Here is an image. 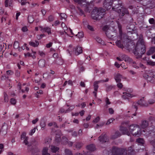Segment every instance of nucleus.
I'll use <instances>...</instances> for the list:
<instances>
[{"instance_id":"nucleus-25","label":"nucleus","mask_w":155,"mask_h":155,"mask_svg":"<svg viewBox=\"0 0 155 155\" xmlns=\"http://www.w3.org/2000/svg\"><path fill=\"white\" fill-rule=\"evenodd\" d=\"M141 1L143 2L144 5H147L151 2V0H140V2Z\"/></svg>"},{"instance_id":"nucleus-64","label":"nucleus","mask_w":155,"mask_h":155,"mask_svg":"<svg viewBox=\"0 0 155 155\" xmlns=\"http://www.w3.org/2000/svg\"><path fill=\"white\" fill-rule=\"evenodd\" d=\"M22 30L23 32L26 31L28 30L27 27L26 26L23 27L22 28Z\"/></svg>"},{"instance_id":"nucleus-2","label":"nucleus","mask_w":155,"mask_h":155,"mask_svg":"<svg viewBox=\"0 0 155 155\" xmlns=\"http://www.w3.org/2000/svg\"><path fill=\"white\" fill-rule=\"evenodd\" d=\"M120 2L117 0L113 1L112 9L118 12L120 16H123L125 14H128L129 12L127 8L123 7L122 4Z\"/></svg>"},{"instance_id":"nucleus-47","label":"nucleus","mask_w":155,"mask_h":155,"mask_svg":"<svg viewBox=\"0 0 155 155\" xmlns=\"http://www.w3.org/2000/svg\"><path fill=\"white\" fill-rule=\"evenodd\" d=\"M114 119L113 118H110L107 121L106 124V125H108L110 124L111 122H112L113 121H114Z\"/></svg>"},{"instance_id":"nucleus-34","label":"nucleus","mask_w":155,"mask_h":155,"mask_svg":"<svg viewBox=\"0 0 155 155\" xmlns=\"http://www.w3.org/2000/svg\"><path fill=\"white\" fill-rule=\"evenodd\" d=\"M29 45L34 47H37L39 45L38 42L35 41V43L33 42H30L29 43Z\"/></svg>"},{"instance_id":"nucleus-24","label":"nucleus","mask_w":155,"mask_h":155,"mask_svg":"<svg viewBox=\"0 0 155 155\" xmlns=\"http://www.w3.org/2000/svg\"><path fill=\"white\" fill-rule=\"evenodd\" d=\"M143 77L144 78L146 79L147 81L150 82L153 81V80L152 77H151L148 75H146L144 76Z\"/></svg>"},{"instance_id":"nucleus-28","label":"nucleus","mask_w":155,"mask_h":155,"mask_svg":"<svg viewBox=\"0 0 155 155\" xmlns=\"http://www.w3.org/2000/svg\"><path fill=\"white\" fill-rule=\"evenodd\" d=\"M51 149L52 152L55 153L59 150V148L58 147L54 146H51Z\"/></svg>"},{"instance_id":"nucleus-30","label":"nucleus","mask_w":155,"mask_h":155,"mask_svg":"<svg viewBox=\"0 0 155 155\" xmlns=\"http://www.w3.org/2000/svg\"><path fill=\"white\" fill-rule=\"evenodd\" d=\"M136 124H132L130 125L129 127V131L130 132V133H131L132 132L134 131V129L136 127Z\"/></svg>"},{"instance_id":"nucleus-57","label":"nucleus","mask_w":155,"mask_h":155,"mask_svg":"<svg viewBox=\"0 0 155 155\" xmlns=\"http://www.w3.org/2000/svg\"><path fill=\"white\" fill-rule=\"evenodd\" d=\"M4 47V44L3 43V45H0V52H2V53L4 52V51H2L3 48Z\"/></svg>"},{"instance_id":"nucleus-33","label":"nucleus","mask_w":155,"mask_h":155,"mask_svg":"<svg viewBox=\"0 0 155 155\" xmlns=\"http://www.w3.org/2000/svg\"><path fill=\"white\" fill-rule=\"evenodd\" d=\"M74 145L76 148L79 150L80 149L82 146L83 144L81 143L77 142L74 144Z\"/></svg>"},{"instance_id":"nucleus-58","label":"nucleus","mask_w":155,"mask_h":155,"mask_svg":"<svg viewBox=\"0 0 155 155\" xmlns=\"http://www.w3.org/2000/svg\"><path fill=\"white\" fill-rule=\"evenodd\" d=\"M38 53L42 57H44L45 56V53L43 51H39Z\"/></svg>"},{"instance_id":"nucleus-60","label":"nucleus","mask_w":155,"mask_h":155,"mask_svg":"<svg viewBox=\"0 0 155 155\" xmlns=\"http://www.w3.org/2000/svg\"><path fill=\"white\" fill-rule=\"evenodd\" d=\"M36 130V128L35 127L33 129L31 130V132L29 134L31 135H32V134L35 133Z\"/></svg>"},{"instance_id":"nucleus-39","label":"nucleus","mask_w":155,"mask_h":155,"mask_svg":"<svg viewBox=\"0 0 155 155\" xmlns=\"http://www.w3.org/2000/svg\"><path fill=\"white\" fill-rule=\"evenodd\" d=\"M72 47L71 45H69L68 47V49L67 50V51L71 55L72 54V52L73 50V49L72 48Z\"/></svg>"},{"instance_id":"nucleus-13","label":"nucleus","mask_w":155,"mask_h":155,"mask_svg":"<svg viewBox=\"0 0 155 155\" xmlns=\"http://www.w3.org/2000/svg\"><path fill=\"white\" fill-rule=\"evenodd\" d=\"M98 140L102 143L107 142L108 141V139L107 135L106 134L101 135L98 138Z\"/></svg>"},{"instance_id":"nucleus-7","label":"nucleus","mask_w":155,"mask_h":155,"mask_svg":"<svg viewBox=\"0 0 155 155\" xmlns=\"http://www.w3.org/2000/svg\"><path fill=\"white\" fill-rule=\"evenodd\" d=\"M113 0H105L104 3V7L107 10L111 8L113 4Z\"/></svg>"},{"instance_id":"nucleus-49","label":"nucleus","mask_w":155,"mask_h":155,"mask_svg":"<svg viewBox=\"0 0 155 155\" xmlns=\"http://www.w3.org/2000/svg\"><path fill=\"white\" fill-rule=\"evenodd\" d=\"M10 102L12 104L15 105L16 103V101L15 99L12 98L10 99Z\"/></svg>"},{"instance_id":"nucleus-5","label":"nucleus","mask_w":155,"mask_h":155,"mask_svg":"<svg viewBox=\"0 0 155 155\" xmlns=\"http://www.w3.org/2000/svg\"><path fill=\"white\" fill-rule=\"evenodd\" d=\"M127 152L124 149L114 147L112 148L110 155H127Z\"/></svg>"},{"instance_id":"nucleus-44","label":"nucleus","mask_w":155,"mask_h":155,"mask_svg":"<svg viewBox=\"0 0 155 155\" xmlns=\"http://www.w3.org/2000/svg\"><path fill=\"white\" fill-rule=\"evenodd\" d=\"M60 16L61 17V19H64L65 20L67 17V16L66 14L64 13H62L60 14Z\"/></svg>"},{"instance_id":"nucleus-46","label":"nucleus","mask_w":155,"mask_h":155,"mask_svg":"<svg viewBox=\"0 0 155 155\" xmlns=\"http://www.w3.org/2000/svg\"><path fill=\"white\" fill-rule=\"evenodd\" d=\"M87 0H75V2L78 3L79 4H82L83 2H85L86 3Z\"/></svg>"},{"instance_id":"nucleus-14","label":"nucleus","mask_w":155,"mask_h":155,"mask_svg":"<svg viewBox=\"0 0 155 155\" xmlns=\"http://www.w3.org/2000/svg\"><path fill=\"white\" fill-rule=\"evenodd\" d=\"M73 51L74 52L75 55H78L82 52V48L81 47L77 46L74 50L73 49Z\"/></svg>"},{"instance_id":"nucleus-27","label":"nucleus","mask_w":155,"mask_h":155,"mask_svg":"<svg viewBox=\"0 0 155 155\" xmlns=\"http://www.w3.org/2000/svg\"><path fill=\"white\" fill-rule=\"evenodd\" d=\"M41 30L43 31V32L45 31L47 32L48 34H51V30L50 28L48 27H46L43 28L42 27Z\"/></svg>"},{"instance_id":"nucleus-36","label":"nucleus","mask_w":155,"mask_h":155,"mask_svg":"<svg viewBox=\"0 0 155 155\" xmlns=\"http://www.w3.org/2000/svg\"><path fill=\"white\" fill-rule=\"evenodd\" d=\"M65 155H72L71 151L68 149H65L64 150Z\"/></svg>"},{"instance_id":"nucleus-53","label":"nucleus","mask_w":155,"mask_h":155,"mask_svg":"<svg viewBox=\"0 0 155 155\" xmlns=\"http://www.w3.org/2000/svg\"><path fill=\"white\" fill-rule=\"evenodd\" d=\"M28 137H26L25 139L23 142L24 143L25 145H27L28 143Z\"/></svg>"},{"instance_id":"nucleus-54","label":"nucleus","mask_w":155,"mask_h":155,"mask_svg":"<svg viewBox=\"0 0 155 155\" xmlns=\"http://www.w3.org/2000/svg\"><path fill=\"white\" fill-rule=\"evenodd\" d=\"M100 118L98 116L95 118L93 121L94 123H97L100 120Z\"/></svg>"},{"instance_id":"nucleus-8","label":"nucleus","mask_w":155,"mask_h":155,"mask_svg":"<svg viewBox=\"0 0 155 155\" xmlns=\"http://www.w3.org/2000/svg\"><path fill=\"white\" fill-rule=\"evenodd\" d=\"M102 30L105 32V34L107 37H111L113 35H110V33H114L113 31L109 29L108 26L105 25L103 27Z\"/></svg>"},{"instance_id":"nucleus-17","label":"nucleus","mask_w":155,"mask_h":155,"mask_svg":"<svg viewBox=\"0 0 155 155\" xmlns=\"http://www.w3.org/2000/svg\"><path fill=\"white\" fill-rule=\"evenodd\" d=\"M120 130L122 132V133L123 134H127L128 136L130 135V133L128 130L125 127H123L120 129Z\"/></svg>"},{"instance_id":"nucleus-51","label":"nucleus","mask_w":155,"mask_h":155,"mask_svg":"<svg viewBox=\"0 0 155 155\" xmlns=\"http://www.w3.org/2000/svg\"><path fill=\"white\" fill-rule=\"evenodd\" d=\"M123 94H124L126 95L127 96V97H132L134 96L133 94L127 92H124L123 93Z\"/></svg>"},{"instance_id":"nucleus-32","label":"nucleus","mask_w":155,"mask_h":155,"mask_svg":"<svg viewBox=\"0 0 155 155\" xmlns=\"http://www.w3.org/2000/svg\"><path fill=\"white\" fill-rule=\"evenodd\" d=\"M136 142L141 145H143L144 143V141L143 139L139 138L136 140Z\"/></svg>"},{"instance_id":"nucleus-16","label":"nucleus","mask_w":155,"mask_h":155,"mask_svg":"<svg viewBox=\"0 0 155 155\" xmlns=\"http://www.w3.org/2000/svg\"><path fill=\"white\" fill-rule=\"evenodd\" d=\"M122 78V75L119 73H117L114 75V79L117 83L120 82Z\"/></svg>"},{"instance_id":"nucleus-37","label":"nucleus","mask_w":155,"mask_h":155,"mask_svg":"<svg viewBox=\"0 0 155 155\" xmlns=\"http://www.w3.org/2000/svg\"><path fill=\"white\" fill-rule=\"evenodd\" d=\"M19 42L17 41H15L14 42L13 45L14 48L15 49H17L19 47Z\"/></svg>"},{"instance_id":"nucleus-38","label":"nucleus","mask_w":155,"mask_h":155,"mask_svg":"<svg viewBox=\"0 0 155 155\" xmlns=\"http://www.w3.org/2000/svg\"><path fill=\"white\" fill-rule=\"evenodd\" d=\"M28 20L29 22L31 23L34 21V19L31 15H28Z\"/></svg>"},{"instance_id":"nucleus-9","label":"nucleus","mask_w":155,"mask_h":155,"mask_svg":"<svg viewBox=\"0 0 155 155\" xmlns=\"http://www.w3.org/2000/svg\"><path fill=\"white\" fill-rule=\"evenodd\" d=\"M135 128L136 129H134V130L132 132L131 134L134 136H137L138 137L140 136L141 134V132L139 126L136 125Z\"/></svg>"},{"instance_id":"nucleus-3","label":"nucleus","mask_w":155,"mask_h":155,"mask_svg":"<svg viewBox=\"0 0 155 155\" xmlns=\"http://www.w3.org/2000/svg\"><path fill=\"white\" fill-rule=\"evenodd\" d=\"M128 39V37L125 34H121L120 36V40H118L116 41V44L118 47L123 48L124 47V45L122 42H123V44L129 50H131L132 49L131 47L133 46L134 47V45L131 42H128V43L125 45V42L127 41Z\"/></svg>"},{"instance_id":"nucleus-4","label":"nucleus","mask_w":155,"mask_h":155,"mask_svg":"<svg viewBox=\"0 0 155 155\" xmlns=\"http://www.w3.org/2000/svg\"><path fill=\"white\" fill-rule=\"evenodd\" d=\"M105 10L102 8L95 7L91 13V17L95 20L100 19L103 18L105 14Z\"/></svg>"},{"instance_id":"nucleus-43","label":"nucleus","mask_w":155,"mask_h":155,"mask_svg":"<svg viewBox=\"0 0 155 155\" xmlns=\"http://www.w3.org/2000/svg\"><path fill=\"white\" fill-rule=\"evenodd\" d=\"M113 86L111 85H110L107 87L106 90V91L108 92L110 91L113 88Z\"/></svg>"},{"instance_id":"nucleus-48","label":"nucleus","mask_w":155,"mask_h":155,"mask_svg":"<svg viewBox=\"0 0 155 155\" xmlns=\"http://www.w3.org/2000/svg\"><path fill=\"white\" fill-rule=\"evenodd\" d=\"M105 102L106 103V106L107 107V108L108 107V106H107V105L110 104H111V102L110 101L108 97H106L105 99Z\"/></svg>"},{"instance_id":"nucleus-20","label":"nucleus","mask_w":155,"mask_h":155,"mask_svg":"<svg viewBox=\"0 0 155 155\" xmlns=\"http://www.w3.org/2000/svg\"><path fill=\"white\" fill-rule=\"evenodd\" d=\"M87 149L90 151H94L95 150V147L93 144H91L86 146Z\"/></svg>"},{"instance_id":"nucleus-61","label":"nucleus","mask_w":155,"mask_h":155,"mask_svg":"<svg viewBox=\"0 0 155 155\" xmlns=\"http://www.w3.org/2000/svg\"><path fill=\"white\" fill-rule=\"evenodd\" d=\"M87 28L89 29L91 31H94V29L93 28V27L89 25H88L87 26Z\"/></svg>"},{"instance_id":"nucleus-41","label":"nucleus","mask_w":155,"mask_h":155,"mask_svg":"<svg viewBox=\"0 0 155 155\" xmlns=\"http://www.w3.org/2000/svg\"><path fill=\"white\" fill-rule=\"evenodd\" d=\"M4 101L5 102H7L8 101V97L5 92H4Z\"/></svg>"},{"instance_id":"nucleus-12","label":"nucleus","mask_w":155,"mask_h":155,"mask_svg":"<svg viewBox=\"0 0 155 155\" xmlns=\"http://www.w3.org/2000/svg\"><path fill=\"white\" fill-rule=\"evenodd\" d=\"M135 25L134 24H129L127 27V29L128 32H130L131 34L135 33L136 30L134 29Z\"/></svg>"},{"instance_id":"nucleus-15","label":"nucleus","mask_w":155,"mask_h":155,"mask_svg":"<svg viewBox=\"0 0 155 155\" xmlns=\"http://www.w3.org/2000/svg\"><path fill=\"white\" fill-rule=\"evenodd\" d=\"M121 135V134L119 131H117L111 136V138L113 139H115L119 137Z\"/></svg>"},{"instance_id":"nucleus-62","label":"nucleus","mask_w":155,"mask_h":155,"mask_svg":"<svg viewBox=\"0 0 155 155\" xmlns=\"http://www.w3.org/2000/svg\"><path fill=\"white\" fill-rule=\"evenodd\" d=\"M154 21V19L153 18H151L149 20V23L151 24H153Z\"/></svg>"},{"instance_id":"nucleus-42","label":"nucleus","mask_w":155,"mask_h":155,"mask_svg":"<svg viewBox=\"0 0 155 155\" xmlns=\"http://www.w3.org/2000/svg\"><path fill=\"white\" fill-rule=\"evenodd\" d=\"M56 63L57 64L59 65H62L63 64V61L62 59L59 58L58 60L56 61Z\"/></svg>"},{"instance_id":"nucleus-1","label":"nucleus","mask_w":155,"mask_h":155,"mask_svg":"<svg viewBox=\"0 0 155 155\" xmlns=\"http://www.w3.org/2000/svg\"><path fill=\"white\" fill-rule=\"evenodd\" d=\"M146 51L145 47L144 41L140 38L133 52L136 56L137 58L142 57V55L144 54Z\"/></svg>"},{"instance_id":"nucleus-55","label":"nucleus","mask_w":155,"mask_h":155,"mask_svg":"<svg viewBox=\"0 0 155 155\" xmlns=\"http://www.w3.org/2000/svg\"><path fill=\"white\" fill-rule=\"evenodd\" d=\"M48 19L49 21H51L54 20V17L52 15H50L48 17Z\"/></svg>"},{"instance_id":"nucleus-21","label":"nucleus","mask_w":155,"mask_h":155,"mask_svg":"<svg viewBox=\"0 0 155 155\" xmlns=\"http://www.w3.org/2000/svg\"><path fill=\"white\" fill-rule=\"evenodd\" d=\"M28 149L30 150L32 153L36 152L38 151V148L36 147H31V145H28Z\"/></svg>"},{"instance_id":"nucleus-10","label":"nucleus","mask_w":155,"mask_h":155,"mask_svg":"<svg viewBox=\"0 0 155 155\" xmlns=\"http://www.w3.org/2000/svg\"><path fill=\"white\" fill-rule=\"evenodd\" d=\"M109 81L108 78H107L105 80H101L99 81H95L94 83V88L95 91H97V89L98 87V84L100 83H104V82H107Z\"/></svg>"},{"instance_id":"nucleus-63","label":"nucleus","mask_w":155,"mask_h":155,"mask_svg":"<svg viewBox=\"0 0 155 155\" xmlns=\"http://www.w3.org/2000/svg\"><path fill=\"white\" fill-rule=\"evenodd\" d=\"M78 135L76 131H74L72 132V135L74 137H77Z\"/></svg>"},{"instance_id":"nucleus-31","label":"nucleus","mask_w":155,"mask_h":155,"mask_svg":"<svg viewBox=\"0 0 155 155\" xmlns=\"http://www.w3.org/2000/svg\"><path fill=\"white\" fill-rule=\"evenodd\" d=\"M95 39L98 43L102 45H105L104 42L100 38L97 37H96Z\"/></svg>"},{"instance_id":"nucleus-18","label":"nucleus","mask_w":155,"mask_h":155,"mask_svg":"<svg viewBox=\"0 0 155 155\" xmlns=\"http://www.w3.org/2000/svg\"><path fill=\"white\" fill-rule=\"evenodd\" d=\"M121 57L122 59L124 60L125 61L128 62H131L132 61V60L131 58L125 54L122 55Z\"/></svg>"},{"instance_id":"nucleus-19","label":"nucleus","mask_w":155,"mask_h":155,"mask_svg":"<svg viewBox=\"0 0 155 155\" xmlns=\"http://www.w3.org/2000/svg\"><path fill=\"white\" fill-rule=\"evenodd\" d=\"M149 125L148 121L146 120L142 121L140 124V127L142 128H145L148 126Z\"/></svg>"},{"instance_id":"nucleus-6","label":"nucleus","mask_w":155,"mask_h":155,"mask_svg":"<svg viewBox=\"0 0 155 155\" xmlns=\"http://www.w3.org/2000/svg\"><path fill=\"white\" fill-rule=\"evenodd\" d=\"M137 105H140L141 107H147L148 104L145 102L144 100L143 99H140L137 103H134L133 104V107H134L136 109V111L137 110Z\"/></svg>"},{"instance_id":"nucleus-22","label":"nucleus","mask_w":155,"mask_h":155,"mask_svg":"<svg viewBox=\"0 0 155 155\" xmlns=\"http://www.w3.org/2000/svg\"><path fill=\"white\" fill-rule=\"evenodd\" d=\"M45 61L44 59H41L38 62V64L39 66L42 68L45 67Z\"/></svg>"},{"instance_id":"nucleus-56","label":"nucleus","mask_w":155,"mask_h":155,"mask_svg":"<svg viewBox=\"0 0 155 155\" xmlns=\"http://www.w3.org/2000/svg\"><path fill=\"white\" fill-rule=\"evenodd\" d=\"M117 86L120 89H121L123 86V85L122 84L120 83L119 82L117 84Z\"/></svg>"},{"instance_id":"nucleus-50","label":"nucleus","mask_w":155,"mask_h":155,"mask_svg":"<svg viewBox=\"0 0 155 155\" xmlns=\"http://www.w3.org/2000/svg\"><path fill=\"white\" fill-rule=\"evenodd\" d=\"M26 133L24 132L22 133L21 135V140L25 139L26 137Z\"/></svg>"},{"instance_id":"nucleus-29","label":"nucleus","mask_w":155,"mask_h":155,"mask_svg":"<svg viewBox=\"0 0 155 155\" xmlns=\"http://www.w3.org/2000/svg\"><path fill=\"white\" fill-rule=\"evenodd\" d=\"M7 126L3 125L1 129V132L2 131L6 134L7 133Z\"/></svg>"},{"instance_id":"nucleus-52","label":"nucleus","mask_w":155,"mask_h":155,"mask_svg":"<svg viewBox=\"0 0 155 155\" xmlns=\"http://www.w3.org/2000/svg\"><path fill=\"white\" fill-rule=\"evenodd\" d=\"M147 63L150 65L152 66H154L155 65V62L152 61H147Z\"/></svg>"},{"instance_id":"nucleus-45","label":"nucleus","mask_w":155,"mask_h":155,"mask_svg":"<svg viewBox=\"0 0 155 155\" xmlns=\"http://www.w3.org/2000/svg\"><path fill=\"white\" fill-rule=\"evenodd\" d=\"M76 36H77L79 38H82L83 37L84 34L83 32H78V34L76 35Z\"/></svg>"},{"instance_id":"nucleus-59","label":"nucleus","mask_w":155,"mask_h":155,"mask_svg":"<svg viewBox=\"0 0 155 155\" xmlns=\"http://www.w3.org/2000/svg\"><path fill=\"white\" fill-rule=\"evenodd\" d=\"M109 110V112L110 114H114V110L113 109L111 108H110L108 109Z\"/></svg>"},{"instance_id":"nucleus-40","label":"nucleus","mask_w":155,"mask_h":155,"mask_svg":"<svg viewBox=\"0 0 155 155\" xmlns=\"http://www.w3.org/2000/svg\"><path fill=\"white\" fill-rule=\"evenodd\" d=\"M130 63H132L133 66L134 67L136 68H139V64H138V63H136L135 62L133 61H132V62Z\"/></svg>"},{"instance_id":"nucleus-35","label":"nucleus","mask_w":155,"mask_h":155,"mask_svg":"<svg viewBox=\"0 0 155 155\" xmlns=\"http://www.w3.org/2000/svg\"><path fill=\"white\" fill-rule=\"evenodd\" d=\"M62 142L64 144L68 143V139L65 137H63L61 138Z\"/></svg>"},{"instance_id":"nucleus-11","label":"nucleus","mask_w":155,"mask_h":155,"mask_svg":"<svg viewBox=\"0 0 155 155\" xmlns=\"http://www.w3.org/2000/svg\"><path fill=\"white\" fill-rule=\"evenodd\" d=\"M83 6L85 7L84 10L85 12H90L92 9L93 7V5L92 3H86V4H83Z\"/></svg>"},{"instance_id":"nucleus-23","label":"nucleus","mask_w":155,"mask_h":155,"mask_svg":"<svg viewBox=\"0 0 155 155\" xmlns=\"http://www.w3.org/2000/svg\"><path fill=\"white\" fill-rule=\"evenodd\" d=\"M155 52V47H151L148 51L147 54L148 55H150L153 54Z\"/></svg>"},{"instance_id":"nucleus-26","label":"nucleus","mask_w":155,"mask_h":155,"mask_svg":"<svg viewBox=\"0 0 155 155\" xmlns=\"http://www.w3.org/2000/svg\"><path fill=\"white\" fill-rule=\"evenodd\" d=\"M48 148L44 147L42 151V155H50V153L48 152Z\"/></svg>"}]
</instances>
